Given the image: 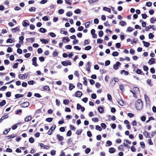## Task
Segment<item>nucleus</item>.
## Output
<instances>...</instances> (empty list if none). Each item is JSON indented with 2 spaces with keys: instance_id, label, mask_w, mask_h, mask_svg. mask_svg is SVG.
<instances>
[{
  "instance_id": "obj_17",
  "label": "nucleus",
  "mask_w": 156,
  "mask_h": 156,
  "mask_svg": "<svg viewBox=\"0 0 156 156\" xmlns=\"http://www.w3.org/2000/svg\"><path fill=\"white\" fill-rule=\"evenodd\" d=\"M149 132L147 131H144L143 132V135H144L146 138L147 137H150L151 138V137H149Z\"/></svg>"
},
{
  "instance_id": "obj_19",
  "label": "nucleus",
  "mask_w": 156,
  "mask_h": 156,
  "mask_svg": "<svg viewBox=\"0 0 156 156\" xmlns=\"http://www.w3.org/2000/svg\"><path fill=\"white\" fill-rule=\"evenodd\" d=\"M12 30L13 32H14V33L16 32V31H20V29L19 27H17L15 28L12 29Z\"/></svg>"
},
{
  "instance_id": "obj_33",
  "label": "nucleus",
  "mask_w": 156,
  "mask_h": 156,
  "mask_svg": "<svg viewBox=\"0 0 156 156\" xmlns=\"http://www.w3.org/2000/svg\"><path fill=\"white\" fill-rule=\"evenodd\" d=\"M6 104V101L5 100H3L0 103V106H3L5 105Z\"/></svg>"
},
{
  "instance_id": "obj_6",
  "label": "nucleus",
  "mask_w": 156,
  "mask_h": 156,
  "mask_svg": "<svg viewBox=\"0 0 156 156\" xmlns=\"http://www.w3.org/2000/svg\"><path fill=\"white\" fill-rule=\"evenodd\" d=\"M62 64V65L64 66H67L68 65H71V63L69 60L67 61H63L61 62Z\"/></svg>"
},
{
  "instance_id": "obj_18",
  "label": "nucleus",
  "mask_w": 156,
  "mask_h": 156,
  "mask_svg": "<svg viewBox=\"0 0 156 156\" xmlns=\"http://www.w3.org/2000/svg\"><path fill=\"white\" fill-rule=\"evenodd\" d=\"M98 110L100 113H101L104 112V108L102 107H99L98 108Z\"/></svg>"
},
{
  "instance_id": "obj_48",
  "label": "nucleus",
  "mask_w": 156,
  "mask_h": 156,
  "mask_svg": "<svg viewBox=\"0 0 156 156\" xmlns=\"http://www.w3.org/2000/svg\"><path fill=\"white\" fill-rule=\"evenodd\" d=\"M36 8L35 7H31L30 9H29V11L30 12H32L33 11L35 12L36 10Z\"/></svg>"
},
{
  "instance_id": "obj_26",
  "label": "nucleus",
  "mask_w": 156,
  "mask_h": 156,
  "mask_svg": "<svg viewBox=\"0 0 156 156\" xmlns=\"http://www.w3.org/2000/svg\"><path fill=\"white\" fill-rule=\"evenodd\" d=\"M39 31L42 33H45L46 32V30L45 28H41L39 29Z\"/></svg>"
},
{
  "instance_id": "obj_23",
  "label": "nucleus",
  "mask_w": 156,
  "mask_h": 156,
  "mask_svg": "<svg viewBox=\"0 0 156 156\" xmlns=\"http://www.w3.org/2000/svg\"><path fill=\"white\" fill-rule=\"evenodd\" d=\"M123 73H124V75H127L129 74V72L128 71H126L124 70H122L120 72V73L121 74H122Z\"/></svg>"
},
{
  "instance_id": "obj_2",
  "label": "nucleus",
  "mask_w": 156,
  "mask_h": 156,
  "mask_svg": "<svg viewBox=\"0 0 156 156\" xmlns=\"http://www.w3.org/2000/svg\"><path fill=\"white\" fill-rule=\"evenodd\" d=\"M130 91L133 94V97L136 98H137L136 94L139 93V89L138 87H134L133 88V90H130Z\"/></svg>"
},
{
  "instance_id": "obj_55",
  "label": "nucleus",
  "mask_w": 156,
  "mask_h": 156,
  "mask_svg": "<svg viewBox=\"0 0 156 156\" xmlns=\"http://www.w3.org/2000/svg\"><path fill=\"white\" fill-rule=\"evenodd\" d=\"M156 21V18H155L154 19L153 17L151 18L150 19V22L151 23H153L154 21Z\"/></svg>"
},
{
  "instance_id": "obj_28",
  "label": "nucleus",
  "mask_w": 156,
  "mask_h": 156,
  "mask_svg": "<svg viewBox=\"0 0 156 156\" xmlns=\"http://www.w3.org/2000/svg\"><path fill=\"white\" fill-rule=\"evenodd\" d=\"M40 41L42 42V43H44L45 44L48 43L49 42L48 41L45 39H40Z\"/></svg>"
},
{
  "instance_id": "obj_54",
  "label": "nucleus",
  "mask_w": 156,
  "mask_h": 156,
  "mask_svg": "<svg viewBox=\"0 0 156 156\" xmlns=\"http://www.w3.org/2000/svg\"><path fill=\"white\" fill-rule=\"evenodd\" d=\"M83 80L84 81L83 83V84L86 85L87 83V78L86 77H84L83 78Z\"/></svg>"
},
{
  "instance_id": "obj_51",
  "label": "nucleus",
  "mask_w": 156,
  "mask_h": 156,
  "mask_svg": "<svg viewBox=\"0 0 156 156\" xmlns=\"http://www.w3.org/2000/svg\"><path fill=\"white\" fill-rule=\"evenodd\" d=\"M34 139L32 137H31L29 139V141L31 143H34Z\"/></svg>"
},
{
  "instance_id": "obj_9",
  "label": "nucleus",
  "mask_w": 156,
  "mask_h": 156,
  "mask_svg": "<svg viewBox=\"0 0 156 156\" xmlns=\"http://www.w3.org/2000/svg\"><path fill=\"white\" fill-rule=\"evenodd\" d=\"M37 58L36 57H34L32 58V60L33 62L32 64L35 66H37V64L36 62Z\"/></svg>"
},
{
  "instance_id": "obj_60",
  "label": "nucleus",
  "mask_w": 156,
  "mask_h": 156,
  "mask_svg": "<svg viewBox=\"0 0 156 156\" xmlns=\"http://www.w3.org/2000/svg\"><path fill=\"white\" fill-rule=\"evenodd\" d=\"M30 29L31 30H34L35 29V26L33 24H30Z\"/></svg>"
},
{
  "instance_id": "obj_25",
  "label": "nucleus",
  "mask_w": 156,
  "mask_h": 156,
  "mask_svg": "<svg viewBox=\"0 0 156 156\" xmlns=\"http://www.w3.org/2000/svg\"><path fill=\"white\" fill-rule=\"evenodd\" d=\"M8 118V116L7 115H5L4 116H3L0 119V121L1 122L3 120L6 118Z\"/></svg>"
},
{
  "instance_id": "obj_58",
  "label": "nucleus",
  "mask_w": 156,
  "mask_h": 156,
  "mask_svg": "<svg viewBox=\"0 0 156 156\" xmlns=\"http://www.w3.org/2000/svg\"><path fill=\"white\" fill-rule=\"evenodd\" d=\"M11 95V93L9 91H8L6 93V96L7 97H10Z\"/></svg>"
},
{
  "instance_id": "obj_8",
  "label": "nucleus",
  "mask_w": 156,
  "mask_h": 156,
  "mask_svg": "<svg viewBox=\"0 0 156 156\" xmlns=\"http://www.w3.org/2000/svg\"><path fill=\"white\" fill-rule=\"evenodd\" d=\"M121 64V63L119 62H117L116 63L113 65V68L115 70L118 69L119 68V65Z\"/></svg>"
},
{
  "instance_id": "obj_63",
  "label": "nucleus",
  "mask_w": 156,
  "mask_h": 156,
  "mask_svg": "<svg viewBox=\"0 0 156 156\" xmlns=\"http://www.w3.org/2000/svg\"><path fill=\"white\" fill-rule=\"evenodd\" d=\"M130 53L132 55H133L135 53V51L133 49H131L129 51Z\"/></svg>"
},
{
  "instance_id": "obj_16",
  "label": "nucleus",
  "mask_w": 156,
  "mask_h": 156,
  "mask_svg": "<svg viewBox=\"0 0 156 156\" xmlns=\"http://www.w3.org/2000/svg\"><path fill=\"white\" fill-rule=\"evenodd\" d=\"M142 42L144 46L146 47H148L150 45V44L149 42H146L144 41H143Z\"/></svg>"
},
{
  "instance_id": "obj_40",
  "label": "nucleus",
  "mask_w": 156,
  "mask_h": 156,
  "mask_svg": "<svg viewBox=\"0 0 156 156\" xmlns=\"http://www.w3.org/2000/svg\"><path fill=\"white\" fill-rule=\"evenodd\" d=\"M29 25V24L27 23L25 20H24L23 22V27H26Z\"/></svg>"
},
{
  "instance_id": "obj_4",
  "label": "nucleus",
  "mask_w": 156,
  "mask_h": 156,
  "mask_svg": "<svg viewBox=\"0 0 156 156\" xmlns=\"http://www.w3.org/2000/svg\"><path fill=\"white\" fill-rule=\"evenodd\" d=\"M28 76V75L27 73H25L24 74H20L19 75L18 77L19 79H20L23 80L27 78Z\"/></svg>"
},
{
  "instance_id": "obj_34",
  "label": "nucleus",
  "mask_w": 156,
  "mask_h": 156,
  "mask_svg": "<svg viewBox=\"0 0 156 156\" xmlns=\"http://www.w3.org/2000/svg\"><path fill=\"white\" fill-rule=\"evenodd\" d=\"M43 89L44 90H50V88L48 86H45L43 87Z\"/></svg>"
},
{
  "instance_id": "obj_24",
  "label": "nucleus",
  "mask_w": 156,
  "mask_h": 156,
  "mask_svg": "<svg viewBox=\"0 0 156 156\" xmlns=\"http://www.w3.org/2000/svg\"><path fill=\"white\" fill-rule=\"evenodd\" d=\"M109 152L111 153H114L115 151V149L113 147L109 149Z\"/></svg>"
},
{
  "instance_id": "obj_56",
  "label": "nucleus",
  "mask_w": 156,
  "mask_h": 156,
  "mask_svg": "<svg viewBox=\"0 0 156 156\" xmlns=\"http://www.w3.org/2000/svg\"><path fill=\"white\" fill-rule=\"evenodd\" d=\"M49 34L50 36L52 37H56V35L53 33V32H50L49 33Z\"/></svg>"
},
{
  "instance_id": "obj_32",
  "label": "nucleus",
  "mask_w": 156,
  "mask_h": 156,
  "mask_svg": "<svg viewBox=\"0 0 156 156\" xmlns=\"http://www.w3.org/2000/svg\"><path fill=\"white\" fill-rule=\"evenodd\" d=\"M65 1V3L68 4L69 5H71V2H72V0H64Z\"/></svg>"
},
{
  "instance_id": "obj_11",
  "label": "nucleus",
  "mask_w": 156,
  "mask_h": 156,
  "mask_svg": "<svg viewBox=\"0 0 156 156\" xmlns=\"http://www.w3.org/2000/svg\"><path fill=\"white\" fill-rule=\"evenodd\" d=\"M56 136L57 138V139L59 141H62L63 140V137L62 136H61L59 134H57Z\"/></svg>"
},
{
  "instance_id": "obj_36",
  "label": "nucleus",
  "mask_w": 156,
  "mask_h": 156,
  "mask_svg": "<svg viewBox=\"0 0 156 156\" xmlns=\"http://www.w3.org/2000/svg\"><path fill=\"white\" fill-rule=\"evenodd\" d=\"M55 102H56V105L57 106H59L60 105V101H59L58 99H56Z\"/></svg>"
},
{
  "instance_id": "obj_15",
  "label": "nucleus",
  "mask_w": 156,
  "mask_h": 156,
  "mask_svg": "<svg viewBox=\"0 0 156 156\" xmlns=\"http://www.w3.org/2000/svg\"><path fill=\"white\" fill-rule=\"evenodd\" d=\"M155 58H151L150 59L148 62V63L150 65H151L154 64L155 62Z\"/></svg>"
},
{
  "instance_id": "obj_37",
  "label": "nucleus",
  "mask_w": 156,
  "mask_h": 156,
  "mask_svg": "<svg viewBox=\"0 0 156 156\" xmlns=\"http://www.w3.org/2000/svg\"><path fill=\"white\" fill-rule=\"evenodd\" d=\"M69 101L67 99H65L63 100V103L66 105H68L69 104Z\"/></svg>"
},
{
  "instance_id": "obj_39",
  "label": "nucleus",
  "mask_w": 156,
  "mask_h": 156,
  "mask_svg": "<svg viewBox=\"0 0 156 156\" xmlns=\"http://www.w3.org/2000/svg\"><path fill=\"white\" fill-rule=\"evenodd\" d=\"M24 38V37L23 36L20 37L19 38V39L20 40L19 42L20 43H21V42H23Z\"/></svg>"
},
{
  "instance_id": "obj_13",
  "label": "nucleus",
  "mask_w": 156,
  "mask_h": 156,
  "mask_svg": "<svg viewBox=\"0 0 156 156\" xmlns=\"http://www.w3.org/2000/svg\"><path fill=\"white\" fill-rule=\"evenodd\" d=\"M26 40L29 42H31V43H33L34 42L35 39L34 38L31 37L30 38H27L26 39Z\"/></svg>"
},
{
  "instance_id": "obj_21",
  "label": "nucleus",
  "mask_w": 156,
  "mask_h": 156,
  "mask_svg": "<svg viewBox=\"0 0 156 156\" xmlns=\"http://www.w3.org/2000/svg\"><path fill=\"white\" fill-rule=\"evenodd\" d=\"M24 96V94H17L15 95V97L16 98H21Z\"/></svg>"
},
{
  "instance_id": "obj_22",
  "label": "nucleus",
  "mask_w": 156,
  "mask_h": 156,
  "mask_svg": "<svg viewBox=\"0 0 156 156\" xmlns=\"http://www.w3.org/2000/svg\"><path fill=\"white\" fill-rule=\"evenodd\" d=\"M103 10L104 11H105L108 12H111V9L110 8H108L107 7H105L103 8Z\"/></svg>"
},
{
  "instance_id": "obj_3",
  "label": "nucleus",
  "mask_w": 156,
  "mask_h": 156,
  "mask_svg": "<svg viewBox=\"0 0 156 156\" xmlns=\"http://www.w3.org/2000/svg\"><path fill=\"white\" fill-rule=\"evenodd\" d=\"M56 127V126L55 125H53L48 131V134L49 135H51L52 134L53 131L55 129Z\"/></svg>"
},
{
  "instance_id": "obj_61",
  "label": "nucleus",
  "mask_w": 156,
  "mask_h": 156,
  "mask_svg": "<svg viewBox=\"0 0 156 156\" xmlns=\"http://www.w3.org/2000/svg\"><path fill=\"white\" fill-rule=\"evenodd\" d=\"M144 70L145 71H147L148 70V67L146 66H144L143 67Z\"/></svg>"
},
{
  "instance_id": "obj_1",
  "label": "nucleus",
  "mask_w": 156,
  "mask_h": 156,
  "mask_svg": "<svg viewBox=\"0 0 156 156\" xmlns=\"http://www.w3.org/2000/svg\"><path fill=\"white\" fill-rule=\"evenodd\" d=\"M136 108L140 110H141L143 107V103L140 99H138L135 102Z\"/></svg>"
},
{
  "instance_id": "obj_43",
  "label": "nucleus",
  "mask_w": 156,
  "mask_h": 156,
  "mask_svg": "<svg viewBox=\"0 0 156 156\" xmlns=\"http://www.w3.org/2000/svg\"><path fill=\"white\" fill-rule=\"evenodd\" d=\"M82 129H78L76 130V133L77 135H79L82 132Z\"/></svg>"
},
{
  "instance_id": "obj_44",
  "label": "nucleus",
  "mask_w": 156,
  "mask_h": 156,
  "mask_svg": "<svg viewBox=\"0 0 156 156\" xmlns=\"http://www.w3.org/2000/svg\"><path fill=\"white\" fill-rule=\"evenodd\" d=\"M73 15L72 12H68L66 13V15L68 17H69Z\"/></svg>"
},
{
  "instance_id": "obj_42",
  "label": "nucleus",
  "mask_w": 156,
  "mask_h": 156,
  "mask_svg": "<svg viewBox=\"0 0 156 156\" xmlns=\"http://www.w3.org/2000/svg\"><path fill=\"white\" fill-rule=\"evenodd\" d=\"M80 10L79 9H76L74 11V12L75 13L77 14H80Z\"/></svg>"
},
{
  "instance_id": "obj_49",
  "label": "nucleus",
  "mask_w": 156,
  "mask_h": 156,
  "mask_svg": "<svg viewBox=\"0 0 156 156\" xmlns=\"http://www.w3.org/2000/svg\"><path fill=\"white\" fill-rule=\"evenodd\" d=\"M53 120V118H46V121L48 122H51Z\"/></svg>"
},
{
  "instance_id": "obj_14",
  "label": "nucleus",
  "mask_w": 156,
  "mask_h": 156,
  "mask_svg": "<svg viewBox=\"0 0 156 156\" xmlns=\"http://www.w3.org/2000/svg\"><path fill=\"white\" fill-rule=\"evenodd\" d=\"M117 102L121 106H124L125 105V103L121 100H118Z\"/></svg>"
},
{
  "instance_id": "obj_7",
  "label": "nucleus",
  "mask_w": 156,
  "mask_h": 156,
  "mask_svg": "<svg viewBox=\"0 0 156 156\" xmlns=\"http://www.w3.org/2000/svg\"><path fill=\"white\" fill-rule=\"evenodd\" d=\"M75 96L76 97L80 98L82 95V92L80 91H77L75 94Z\"/></svg>"
},
{
  "instance_id": "obj_62",
  "label": "nucleus",
  "mask_w": 156,
  "mask_h": 156,
  "mask_svg": "<svg viewBox=\"0 0 156 156\" xmlns=\"http://www.w3.org/2000/svg\"><path fill=\"white\" fill-rule=\"evenodd\" d=\"M131 150L133 152H135L136 151V149L135 148V147L133 146H131Z\"/></svg>"
},
{
  "instance_id": "obj_5",
  "label": "nucleus",
  "mask_w": 156,
  "mask_h": 156,
  "mask_svg": "<svg viewBox=\"0 0 156 156\" xmlns=\"http://www.w3.org/2000/svg\"><path fill=\"white\" fill-rule=\"evenodd\" d=\"M144 97L146 104H149L150 103V100L146 94H145L144 95Z\"/></svg>"
},
{
  "instance_id": "obj_57",
  "label": "nucleus",
  "mask_w": 156,
  "mask_h": 156,
  "mask_svg": "<svg viewBox=\"0 0 156 156\" xmlns=\"http://www.w3.org/2000/svg\"><path fill=\"white\" fill-rule=\"evenodd\" d=\"M42 20L44 21H46L49 20L48 17L47 16H44L42 18Z\"/></svg>"
},
{
  "instance_id": "obj_12",
  "label": "nucleus",
  "mask_w": 156,
  "mask_h": 156,
  "mask_svg": "<svg viewBox=\"0 0 156 156\" xmlns=\"http://www.w3.org/2000/svg\"><path fill=\"white\" fill-rule=\"evenodd\" d=\"M91 66V64L89 62H87L86 66L87 69L88 71L89 72L90 71V67Z\"/></svg>"
},
{
  "instance_id": "obj_20",
  "label": "nucleus",
  "mask_w": 156,
  "mask_h": 156,
  "mask_svg": "<svg viewBox=\"0 0 156 156\" xmlns=\"http://www.w3.org/2000/svg\"><path fill=\"white\" fill-rule=\"evenodd\" d=\"M31 119V116L30 115V116L26 117L25 119V121L26 122H28Z\"/></svg>"
},
{
  "instance_id": "obj_29",
  "label": "nucleus",
  "mask_w": 156,
  "mask_h": 156,
  "mask_svg": "<svg viewBox=\"0 0 156 156\" xmlns=\"http://www.w3.org/2000/svg\"><path fill=\"white\" fill-rule=\"evenodd\" d=\"M154 26V25H149V26L148 27H147L146 28H145V30L146 31H148L150 29H151V28H152Z\"/></svg>"
},
{
  "instance_id": "obj_52",
  "label": "nucleus",
  "mask_w": 156,
  "mask_h": 156,
  "mask_svg": "<svg viewBox=\"0 0 156 156\" xmlns=\"http://www.w3.org/2000/svg\"><path fill=\"white\" fill-rule=\"evenodd\" d=\"M110 61L109 60H108L105 61V66H107L110 65Z\"/></svg>"
},
{
  "instance_id": "obj_47",
  "label": "nucleus",
  "mask_w": 156,
  "mask_h": 156,
  "mask_svg": "<svg viewBox=\"0 0 156 156\" xmlns=\"http://www.w3.org/2000/svg\"><path fill=\"white\" fill-rule=\"evenodd\" d=\"M103 34V32L102 31L100 30L99 31V33H98V35L99 37H102Z\"/></svg>"
},
{
  "instance_id": "obj_53",
  "label": "nucleus",
  "mask_w": 156,
  "mask_h": 156,
  "mask_svg": "<svg viewBox=\"0 0 156 156\" xmlns=\"http://www.w3.org/2000/svg\"><path fill=\"white\" fill-rule=\"evenodd\" d=\"M56 151L52 150L50 152L52 156H54L55 154Z\"/></svg>"
},
{
  "instance_id": "obj_27",
  "label": "nucleus",
  "mask_w": 156,
  "mask_h": 156,
  "mask_svg": "<svg viewBox=\"0 0 156 156\" xmlns=\"http://www.w3.org/2000/svg\"><path fill=\"white\" fill-rule=\"evenodd\" d=\"M91 23V22L90 21L86 22L85 24V27L87 28H88Z\"/></svg>"
},
{
  "instance_id": "obj_46",
  "label": "nucleus",
  "mask_w": 156,
  "mask_h": 156,
  "mask_svg": "<svg viewBox=\"0 0 156 156\" xmlns=\"http://www.w3.org/2000/svg\"><path fill=\"white\" fill-rule=\"evenodd\" d=\"M152 5V3L151 2H148L146 3V6L148 7H151Z\"/></svg>"
},
{
  "instance_id": "obj_64",
  "label": "nucleus",
  "mask_w": 156,
  "mask_h": 156,
  "mask_svg": "<svg viewBox=\"0 0 156 156\" xmlns=\"http://www.w3.org/2000/svg\"><path fill=\"white\" fill-rule=\"evenodd\" d=\"M90 151V148H87L85 150V153L86 154H88Z\"/></svg>"
},
{
  "instance_id": "obj_41",
  "label": "nucleus",
  "mask_w": 156,
  "mask_h": 156,
  "mask_svg": "<svg viewBox=\"0 0 156 156\" xmlns=\"http://www.w3.org/2000/svg\"><path fill=\"white\" fill-rule=\"evenodd\" d=\"M119 55V53L117 51H114L112 54V55L113 56H117Z\"/></svg>"
},
{
  "instance_id": "obj_38",
  "label": "nucleus",
  "mask_w": 156,
  "mask_h": 156,
  "mask_svg": "<svg viewBox=\"0 0 156 156\" xmlns=\"http://www.w3.org/2000/svg\"><path fill=\"white\" fill-rule=\"evenodd\" d=\"M75 87V86L72 85V84L70 83L69 85V89L70 90H72L73 88Z\"/></svg>"
},
{
  "instance_id": "obj_59",
  "label": "nucleus",
  "mask_w": 156,
  "mask_h": 156,
  "mask_svg": "<svg viewBox=\"0 0 156 156\" xmlns=\"http://www.w3.org/2000/svg\"><path fill=\"white\" fill-rule=\"evenodd\" d=\"M58 13L60 14H62L64 12V10L63 9H60L58 11Z\"/></svg>"
},
{
  "instance_id": "obj_31",
  "label": "nucleus",
  "mask_w": 156,
  "mask_h": 156,
  "mask_svg": "<svg viewBox=\"0 0 156 156\" xmlns=\"http://www.w3.org/2000/svg\"><path fill=\"white\" fill-rule=\"evenodd\" d=\"M60 32L61 33L64 34L65 35H67L68 34V32L67 31L64 30L62 29L61 30Z\"/></svg>"
},
{
  "instance_id": "obj_10",
  "label": "nucleus",
  "mask_w": 156,
  "mask_h": 156,
  "mask_svg": "<svg viewBox=\"0 0 156 156\" xmlns=\"http://www.w3.org/2000/svg\"><path fill=\"white\" fill-rule=\"evenodd\" d=\"M29 105V103L28 102H25L22 104V106L23 107L26 108L28 107Z\"/></svg>"
},
{
  "instance_id": "obj_50",
  "label": "nucleus",
  "mask_w": 156,
  "mask_h": 156,
  "mask_svg": "<svg viewBox=\"0 0 156 156\" xmlns=\"http://www.w3.org/2000/svg\"><path fill=\"white\" fill-rule=\"evenodd\" d=\"M101 127H102V128H103V129H105L106 128V125L105 123H101Z\"/></svg>"
},
{
  "instance_id": "obj_45",
  "label": "nucleus",
  "mask_w": 156,
  "mask_h": 156,
  "mask_svg": "<svg viewBox=\"0 0 156 156\" xmlns=\"http://www.w3.org/2000/svg\"><path fill=\"white\" fill-rule=\"evenodd\" d=\"M96 129L97 130H98L99 131H101L102 130V128L101 127L98 125H97L96 126Z\"/></svg>"
},
{
  "instance_id": "obj_30",
  "label": "nucleus",
  "mask_w": 156,
  "mask_h": 156,
  "mask_svg": "<svg viewBox=\"0 0 156 156\" xmlns=\"http://www.w3.org/2000/svg\"><path fill=\"white\" fill-rule=\"evenodd\" d=\"M119 88L123 92L124 90V87L123 85L120 84L119 85Z\"/></svg>"
},
{
  "instance_id": "obj_35",
  "label": "nucleus",
  "mask_w": 156,
  "mask_h": 156,
  "mask_svg": "<svg viewBox=\"0 0 156 156\" xmlns=\"http://www.w3.org/2000/svg\"><path fill=\"white\" fill-rule=\"evenodd\" d=\"M119 24L122 26H123L126 25V23L123 21H121L119 22Z\"/></svg>"
}]
</instances>
